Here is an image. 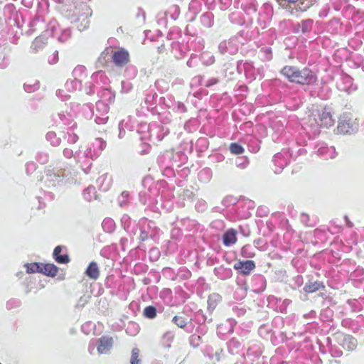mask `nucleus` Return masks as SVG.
<instances>
[{"label":"nucleus","instance_id":"nucleus-10","mask_svg":"<svg viewBox=\"0 0 364 364\" xmlns=\"http://www.w3.org/2000/svg\"><path fill=\"white\" fill-rule=\"evenodd\" d=\"M62 247L58 245L53 250V258L59 264H68L70 262V257L67 254L61 255Z\"/></svg>","mask_w":364,"mask_h":364},{"label":"nucleus","instance_id":"nucleus-21","mask_svg":"<svg viewBox=\"0 0 364 364\" xmlns=\"http://www.w3.org/2000/svg\"><path fill=\"white\" fill-rule=\"evenodd\" d=\"M0 364H1V363H0Z\"/></svg>","mask_w":364,"mask_h":364},{"label":"nucleus","instance_id":"nucleus-8","mask_svg":"<svg viewBox=\"0 0 364 364\" xmlns=\"http://www.w3.org/2000/svg\"><path fill=\"white\" fill-rule=\"evenodd\" d=\"M325 289V285L322 282L320 281H309L306 283L304 291L307 294H313L320 290H323Z\"/></svg>","mask_w":364,"mask_h":364},{"label":"nucleus","instance_id":"nucleus-9","mask_svg":"<svg viewBox=\"0 0 364 364\" xmlns=\"http://www.w3.org/2000/svg\"><path fill=\"white\" fill-rule=\"evenodd\" d=\"M58 272V268L53 264H43L41 263V268L40 273H42L46 276L54 277Z\"/></svg>","mask_w":364,"mask_h":364},{"label":"nucleus","instance_id":"nucleus-16","mask_svg":"<svg viewBox=\"0 0 364 364\" xmlns=\"http://www.w3.org/2000/svg\"><path fill=\"white\" fill-rule=\"evenodd\" d=\"M230 151L233 154H241L244 152V148L238 143H231L230 145Z\"/></svg>","mask_w":364,"mask_h":364},{"label":"nucleus","instance_id":"nucleus-6","mask_svg":"<svg viewBox=\"0 0 364 364\" xmlns=\"http://www.w3.org/2000/svg\"><path fill=\"white\" fill-rule=\"evenodd\" d=\"M234 269L244 275H248L255 268L252 260L238 261L234 264Z\"/></svg>","mask_w":364,"mask_h":364},{"label":"nucleus","instance_id":"nucleus-17","mask_svg":"<svg viewBox=\"0 0 364 364\" xmlns=\"http://www.w3.org/2000/svg\"><path fill=\"white\" fill-rule=\"evenodd\" d=\"M172 321L177 326H178L179 328H184L186 324H187V321H186V319L182 316H175L173 319H172Z\"/></svg>","mask_w":364,"mask_h":364},{"label":"nucleus","instance_id":"nucleus-11","mask_svg":"<svg viewBox=\"0 0 364 364\" xmlns=\"http://www.w3.org/2000/svg\"><path fill=\"white\" fill-rule=\"evenodd\" d=\"M85 274L90 279H97L100 277V269L97 263L91 262L86 269Z\"/></svg>","mask_w":364,"mask_h":364},{"label":"nucleus","instance_id":"nucleus-15","mask_svg":"<svg viewBox=\"0 0 364 364\" xmlns=\"http://www.w3.org/2000/svg\"><path fill=\"white\" fill-rule=\"evenodd\" d=\"M139 349L134 348L132 350L130 358V364H140L141 360L139 359Z\"/></svg>","mask_w":364,"mask_h":364},{"label":"nucleus","instance_id":"nucleus-2","mask_svg":"<svg viewBox=\"0 0 364 364\" xmlns=\"http://www.w3.org/2000/svg\"><path fill=\"white\" fill-rule=\"evenodd\" d=\"M308 122L311 127L329 129L335 124L333 110L328 106H317L312 109Z\"/></svg>","mask_w":364,"mask_h":364},{"label":"nucleus","instance_id":"nucleus-19","mask_svg":"<svg viewBox=\"0 0 364 364\" xmlns=\"http://www.w3.org/2000/svg\"><path fill=\"white\" fill-rule=\"evenodd\" d=\"M345 220H346V225L349 228H352L353 226V223L349 220V218H348V216H346L345 217Z\"/></svg>","mask_w":364,"mask_h":364},{"label":"nucleus","instance_id":"nucleus-12","mask_svg":"<svg viewBox=\"0 0 364 364\" xmlns=\"http://www.w3.org/2000/svg\"><path fill=\"white\" fill-rule=\"evenodd\" d=\"M46 44L44 40L41 37H37L35 38L32 43L31 48L34 52H38L39 50L42 49Z\"/></svg>","mask_w":364,"mask_h":364},{"label":"nucleus","instance_id":"nucleus-18","mask_svg":"<svg viewBox=\"0 0 364 364\" xmlns=\"http://www.w3.org/2000/svg\"><path fill=\"white\" fill-rule=\"evenodd\" d=\"M311 21H305L299 24V27L301 28L302 33H306L310 31L311 26Z\"/></svg>","mask_w":364,"mask_h":364},{"label":"nucleus","instance_id":"nucleus-1","mask_svg":"<svg viewBox=\"0 0 364 364\" xmlns=\"http://www.w3.org/2000/svg\"><path fill=\"white\" fill-rule=\"evenodd\" d=\"M280 73L289 82L301 85H311L317 81L316 73L307 67L299 69L296 66L286 65L281 70Z\"/></svg>","mask_w":364,"mask_h":364},{"label":"nucleus","instance_id":"nucleus-14","mask_svg":"<svg viewBox=\"0 0 364 364\" xmlns=\"http://www.w3.org/2000/svg\"><path fill=\"white\" fill-rule=\"evenodd\" d=\"M143 314L146 318H154L156 316V309L153 306H148L144 309Z\"/></svg>","mask_w":364,"mask_h":364},{"label":"nucleus","instance_id":"nucleus-7","mask_svg":"<svg viewBox=\"0 0 364 364\" xmlns=\"http://www.w3.org/2000/svg\"><path fill=\"white\" fill-rule=\"evenodd\" d=\"M237 232L233 228L228 229L223 235V242L225 246H230L237 242Z\"/></svg>","mask_w":364,"mask_h":364},{"label":"nucleus","instance_id":"nucleus-5","mask_svg":"<svg viewBox=\"0 0 364 364\" xmlns=\"http://www.w3.org/2000/svg\"><path fill=\"white\" fill-rule=\"evenodd\" d=\"M114 344V339L111 336H103L97 340V349L100 354L109 353Z\"/></svg>","mask_w":364,"mask_h":364},{"label":"nucleus","instance_id":"nucleus-13","mask_svg":"<svg viewBox=\"0 0 364 364\" xmlns=\"http://www.w3.org/2000/svg\"><path fill=\"white\" fill-rule=\"evenodd\" d=\"M26 267V272L27 273H35V272H39L41 268V263H28L25 265Z\"/></svg>","mask_w":364,"mask_h":364},{"label":"nucleus","instance_id":"nucleus-4","mask_svg":"<svg viewBox=\"0 0 364 364\" xmlns=\"http://www.w3.org/2000/svg\"><path fill=\"white\" fill-rule=\"evenodd\" d=\"M112 61L117 68H123L130 62V55L127 50L119 48L112 55Z\"/></svg>","mask_w":364,"mask_h":364},{"label":"nucleus","instance_id":"nucleus-3","mask_svg":"<svg viewBox=\"0 0 364 364\" xmlns=\"http://www.w3.org/2000/svg\"><path fill=\"white\" fill-rule=\"evenodd\" d=\"M358 124L350 113H343L338 121L337 132L341 134H351L358 130Z\"/></svg>","mask_w":364,"mask_h":364},{"label":"nucleus","instance_id":"nucleus-20","mask_svg":"<svg viewBox=\"0 0 364 364\" xmlns=\"http://www.w3.org/2000/svg\"><path fill=\"white\" fill-rule=\"evenodd\" d=\"M0 364H1V363H0Z\"/></svg>","mask_w":364,"mask_h":364}]
</instances>
